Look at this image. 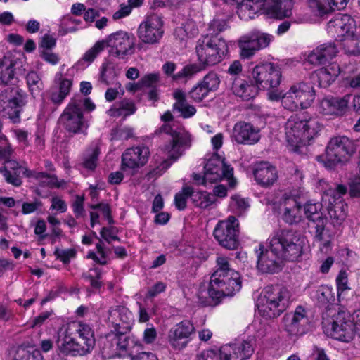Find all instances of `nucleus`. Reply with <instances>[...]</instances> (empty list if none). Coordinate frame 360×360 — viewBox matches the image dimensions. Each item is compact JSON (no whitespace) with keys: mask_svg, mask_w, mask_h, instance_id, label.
<instances>
[{"mask_svg":"<svg viewBox=\"0 0 360 360\" xmlns=\"http://www.w3.org/2000/svg\"><path fill=\"white\" fill-rule=\"evenodd\" d=\"M191 200L195 207L205 209L214 203L216 198L212 193L207 191H195L192 188Z\"/></svg>","mask_w":360,"mask_h":360,"instance_id":"nucleus-44","label":"nucleus"},{"mask_svg":"<svg viewBox=\"0 0 360 360\" xmlns=\"http://www.w3.org/2000/svg\"><path fill=\"white\" fill-rule=\"evenodd\" d=\"M214 282H210L209 287L205 293L208 295L211 301H204L203 303L209 304H217L220 302L222 297L225 296H233L241 288L240 276L238 272H232L231 275L219 279Z\"/></svg>","mask_w":360,"mask_h":360,"instance_id":"nucleus-10","label":"nucleus"},{"mask_svg":"<svg viewBox=\"0 0 360 360\" xmlns=\"http://www.w3.org/2000/svg\"><path fill=\"white\" fill-rule=\"evenodd\" d=\"M204 169L203 181H209V184H212L225 178L229 181L231 187L235 186L233 167L228 165L224 162V159L221 158L219 155H213L207 161Z\"/></svg>","mask_w":360,"mask_h":360,"instance_id":"nucleus-15","label":"nucleus"},{"mask_svg":"<svg viewBox=\"0 0 360 360\" xmlns=\"http://www.w3.org/2000/svg\"><path fill=\"white\" fill-rule=\"evenodd\" d=\"M230 84L231 92L245 101L253 98L258 93L257 86L253 79L249 80L246 75L235 78Z\"/></svg>","mask_w":360,"mask_h":360,"instance_id":"nucleus-27","label":"nucleus"},{"mask_svg":"<svg viewBox=\"0 0 360 360\" xmlns=\"http://www.w3.org/2000/svg\"><path fill=\"white\" fill-rule=\"evenodd\" d=\"M210 91L200 82L189 91L190 97L196 102H200L207 96Z\"/></svg>","mask_w":360,"mask_h":360,"instance_id":"nucleus-54","label":"nucleus"},{"mask_svg":"<svg viewBox=\"0 0 360 360\" xmlns=\"http://www.w3.org/2000/svg\"><path fill=\"white\" fill-rule=\"evenodd\" d=\"M201 83L210 91H215L218 89L220 84V79L217 74L210 72L207 74Z\"/></svg>","mask_w":360,"mask_h":360,"instance_id":"nucleus-55","label":"nucleus"},{"mask_svg":"<svg viewBox=\"0 0 360 360\" xmlns=\"http://www.w3.org/2000/svg\"><path fill=\"white\" fill-rule=\"evenodd\" d=\"M348 0H308L309 6L319 15L328 14L335 10L347 6Z\"/></svg>","mask_w":360,"mask_h":360,"instance_id":"nucleus-35","label":"nucleus"},{"mask_svg":"<svg viewBox=\"0 0 360 360\" xmlns=\"http://www.w3.org/2000/svg\"><path fill=\"white\" fill-rule=\"evenodd\" d=\"M349 195L352 198L360 197V177H354L350 180Z\"/></svg>","mask_w":360,"mask_h":360,"instance_id":"nucleus-64","label":"nucleus"},{"mask_svg":"<svg viewBox=\"0 0 360 360\" xmlns=\"http://www.w3.org/2000/svg\"><path fill=\"white\" fill-rule=\"evenodd\" d=\"M290 293L281 285H268L257 300L259 314L266 319H274L283 314L290 304Z\"/></svg>","mask_w":360,"mask_h":360,"instance_id":"nucleus-3","label":"nucleus"},{"mask_svg":"<svg viewBox=\"0 0 360 360\" xmlns=\"http://www.w3.org/2000/svg\"><path fill=\"white\" fill-rule=\"evenodd\" d=\"M26 103L27 94L18 86L8 87L0 93V111L13 123L20 122V115Z\"/></svg>","mask_w":360,"mask_h":360,"instance_id":"nucleus-6","label":"nucleus"},{"mask_svg":"<svg viewBox=\"0 0 360 360\" xmlns=\"http://www.w3.org/2000/svg\"><path fill=\"white\" fill-rule=\"evenodd\" d=\"M347 188L342 184L335 188H329L323 196V200L328 202V212L334 226H339L347 217V204L342 196L347 193Z\"/></svg>","mask_w":360,"mask_h":360,"instance_id":"nucleus-13","label":"nucleus"},{"mask_svg":"<svg viewBox=\"0 0 360 360\" xmlns=\"http://www.w3.org/2000/svg\"><path fill=\"white\" fill-rule=\"evenodd\" d=\"M176 102L173 105L174 110H176L184 118H189L196 112L195 106L188 103L186 94L181 89H176L173 93Z\"/></svg>","mask_w":360,"mask_h":360,"instance_id":"nucleus-39","label":"nucleus"},{"mask_svg":"<svg viewBox=\"0 0 360 360\" xmlns=\"http://www.w3.org/2000/svg\"><path fill=\"white\" fill-rule=\"evenodd\" d=\"M84 196L76 195L72 202V208L76 217H80L84 214Z\"/></svg>","mask_w":360,"mask_h":360,"instance_id":"nucleus-62","label":"nucleus"},{"mask_svg":"<svg viewBox=\"0 0 360 360\" xmlns=\"http://www.w3.org/2000/svg\"><path fill=\"white\" fill-rule=\"evenodd\" d=\"M130 329H118L115 330L116 344L117 347L122 351L129 350L134 346L141 347V344L138 342L134 338L126 335Z\"/></svg>","mask_w":360,"mask_h":360,"instance_id":"nucleus-41","label":"nucleus"},{"mask_svg":"<svg viewBox=\"0 0 360 360\" xmlns=\"http://www.w3.org/2000/svg\"><path fill=\"white\" fill-rule=\"evenodd\" d=\"M340 72L339 65L332 63L314 71L311 75V79L314 84H316L321 88H326L335 80Z\"/></svg>","mask_w":360,"mask_h":360,"instance_id":"nucleus-31","label":"nucleus"},{"mask_svg":"<svg viewBox=\"0 0 360 360\" xmlns=\"http://www.w3.org/2000/svg\"><path fill=\"white\" fill-rule=\"evenodd\" d=\"M232 138L240 144H254L260 139L259 129L250 123L240 122L233 127Z\"/></svg>","mask_w":360,"mask_h":360,"instance_id":"nucleus-25","label":"nucleus"},{"mask_svg":"<svg viewBox=\"0 0 360 360\" xmlns=\"http://www.w3.org/2000/svg\"><path fill=\"white\" fill-rule=\"evenodd\" d=\"M100 154V149L98 146L92 148L84 158L82 162L83 166L90 170H94L98 162V157Z\"/></svg>","mask_w":360,"mask_h":360,"instance_id":"nucleus-50","label":"nucleus"},{"mask_svg":"<svg viewBox=\"0 0 360 360\" xmlns=\"http://www.w3.org/2000/svg\"><path fill=\"white\" fill-rule=\"evenodd\" d=\"M195 360H224L221 348L219 349H206L195 357Z\"/></svg>","mask_w":360,"mask_h":360,"instance_id":"nucleus-56","label":"nucleus"},{"mask_svg":"<svg viewBox=\"0 0 360 360\" xmlns=\"http://www.w3.org/2000/svg\"><path fill=\"white\" fill-rule=\"evenodd\" d=\"M242 71L243 66L239 60H234L232 63H231L227 70V73L229 75V82H231L233 81L235 78L245 76V75L243 74Z\"/></svg>","mask_w":360,"mask_h":360,"instance_id":"nucleus-58","label":"nucleus"},{"mask_svg":"<svg viewBox=\"0 0 360 360\" xmlns=\"http://www.w3.org/2000/svg\"><path fill=\"white\" fill-rule=\"evenodd\" d=\"M101 270L98 267H95L84 273L82 277L90 283L92 288L98 289L102 285L101 282L99 281L101 278Z\"/></svg>","mask_w":360,"mask_h":360,"instance_id":"nucleus-48","label":"nucleus"},{"mask_svg":"<svg viewBox=\"0 0 360 360\" xmlns=\"http://www.w3.org/2000/svg\"><path fill=\"white\" fill-rule=\"evenodd\" d=\"M156 134L169 135V143L165 145L163 150L174 161L182 155L186 148L191 146V135L184 129H174L169 124L165 123L156 131Z\"/></svg>","mask_w":360,"mask_h":360,"instance_id":"nucleus-8","label":"nucleus"},{"mask_svg":"<svg viewBox=\"0 0 360 360\" xmlns=\"http://www.w3.org/2000/svg\"><path fill=\"white\" fill-rule=\"evenodd\" d=\"M15 62L8 57L0 59V81L4 84L11 83L14 79Z\"/></svg>","mask_w":360,"mask_h":360,"instance_id":"nucleus-42","label":"nucleus"},{"mask_svg":"<svg viewBox=\"0 0 360 360\" xmlns=\"http://www.w3.org/2000/svg\"><path fill=\"white\" fill-rule=\"evenodd\" d=\"M54 255L57 259H59L64 264H68L70 259L75 257L76 252L74 249L62 250L56 248Z\"/></svg>","mask_w":360,"mask_h":360,"instance_id":"nucleus-61","label":"nucleus"},{"mask_svg":"<svg viewBox=\"0 0 360 360\" xmlns=\"http://www.w3.org/2000/svg\"><path fill=\"white\" fill-rule=\"evenodd\" d=\"M285 330L292 336H301L310 329L311 321L307 310L297 306L292 315L285 316Z\"/></svg>","mask_w":360,"mask_h":360,"instance_id":"nucleus-19","label":"nucleus"},{"mask_svg":"<svg viewBox=\"0 0 360 360\" xmlns=\"http://www.w3.org/2000/svg\"><path fill=\"white\" fill-rule=\"evenodd\" d=\"M292 0H244L238 4L237 13L244 15L243 12L248 9L252 17L263 9L271 10L276 18L283 19L292 15Z\"/></svg>","mask_w":360,"mask_h":360,"instance_id":"nucleus-7","label":"nucleus"},{"mask_svg":"<svg viewBox=\"0 0 360 360\" xmlns=\"http://www.w3.org/2000/svg\"><path fill=\"white\" fill-rule=\"evenodd\" d=\"M59 120L62 126L69 133H84L88 128L83 112L80 110L77 103L70 102L60 115Z\"/></svg>","mask_w":360,"mask_h":360,"instance_id":"nucleus-17","label":"nucleus"},{"mask_svg":"<svg viewBox=\"0 0 360 360\" xmlns=\"http://www.w3.org/2000/svg\"><path fill=\"white\" fill-rule=\"evenodd\" d=\"M349 98V95L342 98L326 97L320 101L318 110L326 115H342L347 108Z\"/></svg>","mask_w":360,"mask_h":360,"instance_id":"nucleus-26","label":"nucleus"},{"mask_svg":"<svg viewBox=\"0 0 360 360\" xmlns=\"http://www.w3.org/2000/svg\"><path fill=\"white\" fill-rule=\"evenodd\" d=\"M149 155V148L144 146L127 149L122 155L121 169L134 170L143 167L148 162Z\"/></svg>","mask_w":360,"mask_h":360,"instance_id":"nucleus-23","label":"nucleus"},{"mask_svg":"<svg viewBox=\"0 0 360 360\" xmlns=\"http://www.w3.org/2000/svg\"><path fill=\"white\" fill-rule=\"evenodd\" d=\"M232 272H237L231 268L229 259L224 257H219L217 259V269L210 277V282H220L219 279L231 275Z\"/></svg>","mask_w":360,"mask_h":360,"instance_id":"nucleus-40","label":"nucleus"},{"mask_svg":"<svg viewBox=\"0 0 360 360\" xmlns=\"http://www.w3.org/2000/svg\"><path fill=\"white\" fill-rule=\"evenodd\" d=\"M283 219L289 224L300 222L302 219V207L293 198H286L283 202Z\"/></svg>","mask_w":360,"mask_h":360,"instance_id":"nucleus-36","label":"nucleus"},{"mask_svg":"<svg viewBox=\"0 0 360 360\" xmlns=\"http://www.w3.org/2000/svg\"><path fill=\"white\" fill-rule=\"evenodd\" d=\"M227 27L228 25L225 20L214 18L210 23L206 34L219 36V34L226 30Z\"/></svg>","mask_w":360,"mask_h":360,"instance_id":"nucleus-53","label":"nucleus"},{"mask_svg":"<svg viewBox=\"0 0 360 360\" xmlns=\"http://www.w3.org/2000/svg\"><path fill=\"white\" fill-rule=\"evenodd\" d=\"M26 80L32 97L35 98L39 96L44 89L43 82L39 75L34 71L30 72L26 76Z\"/></svg>","mask_w":360,"mask_h":360,"instance_id":"nucleus-45","label":"nucleus"},{"mask_svg":"<svg viewBox=\"0 0 360 360\" xmlns=\"http://www.w3.org/2000/svg\"><path fill=\"white\" fill-rule=\"evenodd\" d=\"M188 198L192 199V188L184 186L182 190L177 193L174 197V203L179 210H183L186 207V200Z\"/></svg>","mask_w":360,"mask_h":360,"instance_id":"nucleus-49","label":"nucleus"},{"mask_svg":"<svg viewBox=\"0 0 360 360\" xmlns=\"http://www.w3.org/2000/svg\"><path fill=\"white\" fill-rule=\"evenodd\" d=\"M108 321L114 326V330L131 329V313L120 305L112 307L108 311Z\"/></svg>","mask_w":360,"mask_h":360,"instance_id":"nucleus-33","label":"nucleus"},{"mask_svg":"<svg viewBox=\"0 0 360 360\" xmlns=\"http://www.w3.org/2000/svg\"><path fill=\"white\" fill-rule=\"evenodd\" d=\"M105 46L103 41H97L91 49L84 54L82 60L91 63L94 60L96 56L103 51Z\"/></svg>","mask_w":360,"mask_h":360,"instance_id":"nucleus-52","label":"nucleus"},{"mask_svg":"<svg viewBox=\"0 0 360 360\" xmlns=\"http://www.w3.org/2000/svg\"><path fill=\"white\" fill-rule=\"evenodd\" d=\"M213 235L221 246L229 250L236 249L239 245L237 219L230 216L226 220L219 221L214 229Z\"/></svg>","mask_w":360,"mask_h":360,"instance_id":"nucleus-14","label":"nucleus"},{"mask_svg":"<svg viewBox=\"0 0 360 360\" xmlns=\"http://www.w3.org/2000/svg\"><path fill=\"white\" fill-rule=\"evenodd\" d=\"M273 39L272 35L257 30L242 37L238 41L241 57L250 58L257 51L267 47Z\"/></svg>","mask_w":360,"mask_h":360,"instance_id":"nucleus-16","label":"nucleus"},{"mask_svg":"<svg viewBox=\"0 0 360 360\" xmlns=\"http://www.w3.org/2000/svg\"><path fill=\"white\" fill-rule=\"evenodd\" d=\"M281 103L285 108L291 111L301 109L300 103L291 88L282 96Z\"/></svg>","mask_w":360,"mask_h":360,"instance_id":"nucleus-46","label":"nucleus"},{"mask_svg":"<svg viewBox=\"0 0 360 360\" xmlns=\"http://www.w3.org/2000/svg\"><path fill=\"white\" fill-rule=\"evenodd\" d=\"M251 77L257 90H270L277 88L281 82V68L271 63H261L253 68Z\"/></svg>","mask_w":360,"mask_h":360,"instance_id":"nucleus-12","label":"nucleus"},{"mask_svg":"<svg viewBox=\"0 0 360 360\" xmlns=\"http://www.w3.org/2000/svg\"><path fill=\"white\" fill-rule=\"evenodd\" d=\"M226 41L220 36L205 34L197 41L195 52L203 65H214L220 63L228 52Z\"/></svg>","mask_w":360,"mask_h":360,"instance_id":"nucleus-5","label":"nucleus"},{"mask_svg":"<svg viewBox=\"0 0 360 360\" xmlns=\"http://www.w3.org/2000/svg\"><path fill=\"white\" fill-rule=\"evenodd\" d=\"M160 81V74L158 72H153L146 74L139 79V85L142 88H155Z\"/></svg>","mask_w":360,"mask_h":360,"instance_id":"nucleus-57","label":"nucleus"},{"mask_svg":"<svg viewBox=\"0 0 360 360\" xmlns=\"http://www.w3.org/2000/svg\"><path fill=\"white\" fill-rule=\"evenodd\" d=\"M253 174L257 184L264 187L272 186L278 179L276 169L267 162L257 164Z\"/></svg>","mask_w":360,"mask_h":360,"instance_id":"nucleus-32","label":"nucleus"},{"mask_svg":"<svg viewBox=\"0 0 360 360\" xmlns=\"http://www.w3.org/2000/svg\"><path fill=\"white\" fill-rule=\"evenodd\" d=\"M56 344L63 354L84 356L91 353L95 346L94 333L88 324L73 321L58 330Z\"/></svg>","mask_w":360,"mask_h":360,"instance_id":"nucleus-1","label":"nucleus"},{"mask_svg":"<svg viewBox=\"0 0 360 360\" xmlns=\"http://www.w3.org/2000/svg\"><path fill=\"white\" fill-rule=\"evenodd\" d=\"M304 240L293 230L283 229L274 233L269 239V247L284 260H297L303 252Z\"/></svg>","mask_w":360,"mask_h":360,"instance_id":"nucleus-4","label":"nucleus"},{"mask_svg":"<svg viewBox=\"0 0 360 360\" xmlns=\"http://www.w3.org/2000/svg\"><path fill=\"white\" fill-rule=\"evenodd\" d=\"M136 107L133 100L124 98L116 102L107 111L108 115L111 117H123L126 118L135 113Z\"/></svg>","mask_w":360,"mask_h":360,"instance_id":"nucleus-38","label":"nucleus"},{"mask_svg":"<svg viewBox=\"0 0 360 360\" xmlns=\"http://www.w3.org/2000/svg\"><path fill=\"white\" fill-rule=\"evenodd\" d=\"M34 148L41 151L45 148L44 129L38 128L34 134Z\"/></svg>","mask_w":360,"mask_h":360,"instance_id":"nucleus-63","label":"nucleus"},{"mask_svg":"<svg viewBox=\"0 0 360 360\" xmlns=\"http://www.w3.org/2000/svg\"><path fill=\"white\" fill-rule=\"evenodd\" d=\"M135 37L126 31L119 30L102 40L104 46L109 48V53L119 59H125L135 51Z\"/></svg>","mask_w":360,"mask_h":360,"instance_id":"nucleus-11","label":"nucleus"},{"mask_svg":"<svg viewBox=\"0 0 360 360\" xmlns=\"http://www.w3.org/2000/svg\"><path fill=\"white\" fill-rule=\"evenodd\" d=\"M328 28L338 34V37L354 34L356 32L354 20L348 15H338L328 22Z\"/></svg>","mask_w":360,"mask_h":360,"instance_id":"nucleus-34","label":"nucleus"},{"mask_svg":"<svg viewBox=\"0 0 360 360\" xmlns=\"http://www.w3.org/2000/svg\"><path fill=\"white\" fill-rule=\"evenodd\" d=\"M229 206L236 213L241 214L248 208L249 202L245 198L235 195L231 198Z\"/></svg>","mask_w":360,"mask_h":360,"instance_id":"nucleus-51","label":"nucleus"},{"mask_svg":"<svg viewBox=\"0 0 360 360\" xmlns=\"http://www.w3.org/2000/svg\"><path fill=\"white\" fill-rule=\"evenodd\" d=\"M4 165L0 167V174H1L5 181L14 186H20L22 184L20 173L27 174L28 170L20 165V164L13 158L3 161Z\"/></svg>","mask_w":360,"mask_h":360,"instance_id":"nucleus-28","label":"nucleus"},{"mask_svg":"<svg viewBox=\"0 0 360 360\" xmlns=\"http://www.w3.org/2000/svg\"><path fill=\"white\" fill-rule=\"evenodd\" d=\"M221 352L224 360H246L252 355L254 347L250 341L242 340L222 345Z\"/></svg>","mask_w":360,"mask_h":360,"instance_id":"nucleus-24","label":"nucleus"},{"mask_svg":"<svg viewBox=\"0 0 360 360\" xmlns=\"http://www.w3.org/2000/svg\"><path fill=\"white\" fill-rule=\"evenodd\" d=\"M54 86L68 96L72 86V79L58 72L55 76Z\"/></svg>","mask_w":360,"mask_h":360,"instance_id":"nucleus-47","label":"nucleus"},{"mask_svg":"<svg viewBox=\"0 0 360 360\" xmlns=\"http://www.w3.org/2000/svg\"><path fill=\"white\" fill-rule=\"evenodd\" d=\"M338 41H340V46L344 49L347 54H360V47L356 32H354V34H346V36L340 37Z\"/></svg>","mask_w":360,"mask_h":360,"instance_id":"nucleus-43","label":"nucleus"},{"mask_svg":"<svg viewBox=\"0 0 360 360\" xmlns=\"http://www.w3.org/2000/svg\"><path fill=\"white\" fill-rule=\"evenodd\" d=\"M319 120L307 112H300L291 116L285 123V131L288 143L297 148L309 143L320 131Z\"/></svg>","mask_w":360,"mask_h":360,"instance_id":"nucleus-2","label":"nucleus"},{"mask_svg":"<svg viewBox=\"0 0 360 360\" xmlns=\"http://www.w3.org/2000/svg\"><path fill=\"white\" fill-rule=\"evenodd\" d=\"M13 360H42V356L39 351L31 353L25 349H19Z\"/></svg>","mask_w":360,"mask_h":360,"instance_id":"nucleus-59","label":"nucleus"},{"mask_svg":"<svg viewBox=\"0 0 360 360\" xmlns=\"http://www.w3.org/2000/svg\"><path fill=\"white\" fill-rule=\"evenodd\" d=\"M257 254V269L262 273L276 274L282 269L284 259L281 257L273 248L265 249L259 244Z\"/></svg>","mask_w":360,"mask_h":360,"instance_id":"nucleus-21","label":"nucleus"},{"mask_svg":"<svg viewBox=\"0 0 360 360\" xmlns=\"http://www.w3.org/2000/svg\"><path fill=\"white\" fill-rule=\"evenodd\" d=\"M162 21L157 15L148 17L138 28V37L146 44L157 43L162 37Z\"/></svg>","mask_w":360,"mask_h":360,"instance_id":"nucleus-22","label":"nucleus"},{"mask_svg":"<svg viewBox=\"0 0 360 360\" xmlns=\"http://www.w3.org/2000/svg\"><path fill=\"white\" fill-rule=\"evenodd\" d=\"M291 89L295 93L301 109L307 108L311 105L315 98V91L311 85L300 82L292 86Z\"/></svg>","mask_w":360,"mask_h":360,"instance_id":"nucleus-37","label":"nucleus"},{"mask_svg":"<svg viewBox=\"0 0 360 360\" xmlns=\"http://www.w3.org/2000/svg\"><path fill=\"white\" fill-rule=\"evenodd\" d=\"M195 331L193 323L189 320H184L169 329L167 335L168 342L172 349L181 350L188 345Z\"/></svg>","mask_w":360,"mask_h":360,"instance_id":"nucleus-18","label":"nucleus"},{"mask_svg":"<svg viewBox=\"0 0 360 360\" xmlns=\"http://www.w3.org/2000/svg\"><path fill=\"white\" fill-rule=\"evenodd\" d=\"M355 151L354 144L345 136H338L330 139L326 148L325 159L323 162L328 168H333L337 164L346 161Z\"/></svg>","mask_w":360,"mask_h":360,"instance_id":"nucleus-9","label":"nucleus"},{"mask_svg":"<svg viewBox=\"0 0 360 360\" xmlns=\"http://www.w3.org/2000/svg\"><path fill=\"white\" fill-rule=\"evenodd\" d=\"M176 70V65L172 62H167L162 65V70L167 76L172 77V81L176 82H186L191 79L195 74L199 72L202 68L197 64H188L174 74Z\"/></svg>","mask_w":360,"mask_h":360,"instance_id":"nucleus-29","label":"nucleus"},{"mask_svg":"<svg viewBox=\"0 0 360 360\" xmlns=\"http://www.w3.org/2000/svg\"><path fill=\"white\" fill-rule=\"evenodd\" d=\"M321 202H307L304 206L307 219L310 221V226L315 229V238L319 241L325 240L326 235V225L327 219L324 217Z\"/></svg>","mask_w":360,"mask_h":360,"instance_id":"nucleus-20","label":"nucleus"},{"mask_svg":"<svg viewBox=\"0 0 360 360\" xmlns=\"http://www.w3.org/2000/svg\"><path fill=\"white\" fill-rule=\"evenodd\" d=\"M337 53L338 49L334 43H325L311 51L307 56V60L314 65L325 64L333 59Z\"/></svg>","mask_w":360,"mask_h":360,"instance_id":"nucleus-30","label":"nucleus"},{"mask_svg":"<svg viewBox=\"0 0 360 360\" xmlns=\"http://www.w3.org/2000/svg\"><path fill=\"white\" fill-rule=\"evenodd\" d=\"M48 94L49 100L56 106L60 105L67 97L65 94L60 91L54 85L49 89Z\"/></svg>","mask_w":360,"mask_h":360,"instance_id":"nucleus-60","label":"nucleus"}]
</instances>
